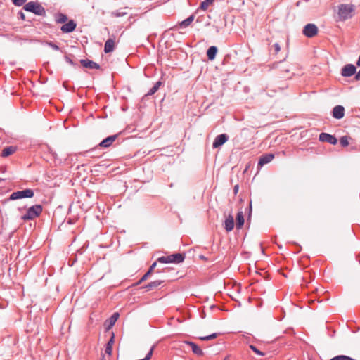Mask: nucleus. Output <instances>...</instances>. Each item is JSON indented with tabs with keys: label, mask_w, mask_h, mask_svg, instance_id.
Listing matches in <instances>:
<instances>
[{
	"label": "nucleus",
	"mask_w": 360,
	"mask_h": 360,
	"mask_svg": "<svg viewBox=\"0 0 360 360\" xmlns=\"http://www.w3.org/2000/svg\"><path fill=\"white\" fill-rule=\"evenodd\" d=\"M43 212V207L41 205H34L26 210V212L20 217L24 221L34 220L39 217Z\"/></svg>",
	"instance_id": "f257e3e1"
},
{
	"label": "nucleus",
	"mask_w": 360,
	"mask_h": 360,
	"mask_svg": "<svg viewBox=\"0 0 360 360\" xmlns=\"http://www.w3.org/2000/svg\"><path fill=\"white\" fill-rule=\"evenodd\" d=\"M354 6L350 4H341L338 8V16L341 20L351 18L354 11Z\"/></svg>",
	"instance_id": "f03ea898"
},
{
	"label": "nucleus",
	"mask_w": 360,
	"mask_h": 360,
	"mask_svg": "<svg viewBox=\"0 0 360 360\" xmlns=\"http://www.w3.org/2000/svg\"><path fill=\"white\" fill-rule=\"evenodd\" d=\"M23 8L26 11L32 12L38 15H44L46 13L44 8L39 4L34 1L27 3Z\"/></svg>",
	"instance_id": "7ed1b4c3"
},
{
	"label": "nucleus",
	"mask_w": 360,
	"mask_h": 360,
	"mask_svg": "<svg viewBox=\"0 0 360 360\" xmlns=\"http://www.w3.org/2000/svg\"><path fill=\"white\" fill-rule=\"evenodd\" d=\"M34 191L31 188H26L22 191H18L13 192L9 198L8 200H15L22 198H31L34 196Z\"/></svg>",
	"instance_id": "20e7f679"
},
{
	"label": "nucleus",
	"mask_w": 360,
	"mask_h": 360,
	"mask_svg": "<svg viewBox=\"0 0 360 360\" xmlns=\"http://www.w3.org/2000/svg\"><path fill=\"white\" fill-rule=\"evenodd\" d=\"M302 32L306 37L311 38L317 34L318 27L315 24L309 23L304 27Z\"/></svg>",
	"instance_id": "39448f33"
},
{
	"label": "nucleus",
	"mask_w": 360,
	"mask_h": 360,
	"mask_svg": "<svg viewBox=\"0 0 360 360\" xmlns=\"http://www.w3.org/2000/svg\"><path fill=\"white\" fill-rule=\"evenodd\" d=\"M229 139V136L226 134H221L216 136L214 139L212 148H217L224 145Z\"/></svg>",
	"instance_id": "423d86ee"
},
{
	"label": "nucleus",
	"mask_w": 360,
	"mask_h": 360,
	"mask_svg": "<svg viewBox=\"0 0 360 360\" xmlns=\"http://www.w3.org/2000/svg\"><path fill=\"white\" fill-rule=\"evenodd\" d=\"M356 68L353 64L345 65L341 70V75L343 77H351L356 73Z\"/></svg>",
	"instance_id": "0eeeda50"
},
{
	"label": "nucleus",
	"mask_w": 360,
	"mask_h": 360,
	"mask_svg": "<svg viewBox=\"0 0 360 360\" xmlns=\"http://www.w3.org/2000/svg\"><path fill=\"white\" fill-rule=\"evenodd\" d=\"M319 141L327 142L332 145H335L338 143V139L335 136L325 132H322L319 134Z\"/></svg>",
	"instance_id": "6e6552de"
},
{
	"label": "nucleus",
	"mask_w": 360,
	"mask_h": 360,
	"mask_svg": "<svg viewBox=\"0 0 360 360\" xmlns=\"http://www.w3.org/2000/svg\"><path fill=\"white\" fill-rule=\"evenodd\" d=\"M112 347V334L106 344L105 354L102 355L101 360H110Z\"/></svg>",
	"instance_id": "1a4fd4ad"
},
{
	"label": "nucleus",
	"mask_w": 360,
	"mask_h": 360,
	"mask_svg": "<svg viewBox=\"0 0 360 360\" xmlns=\"http://www.w3.org/2000/svg\"><path fill=\"white\" fill-rule=\"evenodd\" d=\"M77 27V24L73 20H69L67 23L63 25L60 27V30L63 33H70L73 32Z\"/></svg>",
	"instance_id": "9d476101"
},
{
	"label": "nucleus",
	"mask_w": 360,
	"mask_h": 360,
	"mask_svg": "<svg viewBox=\"0 0 360 360\" xmlns=\"http://www.w3.org/2000/svg\"><path fill=\"white\" fill-rule=\"evenodd\" d=\"M274 158V154L273 153H266L262 155L259 158L258 162V167H262L264 165L269 163Z\"/></svg>",
	"instance_id": "9b49d317"
},
{
	"label": "nucleus",
	"mask_w": 360,
	"mask_h": 360,
	"mask_svg": "<svg viewBox=\"0 0 360 360\" xmlns=\"http://www.w3.org/2000/svg\"><path fill=\"white\" fill-rule=\"evenodd\" d=\"M345 115V108L342 105H336L333 109V117L335 119H342Z\"/></svg>",
	"instance_id": "f8f14e48"
},
{
	"label": "nucleus",
	"mask_w": 360,
	"mask_h": 360,
	"mask_svg": "<svg viewBox=\"0 0 360 360\" xmlns=\"http://www.w3.org/2000/svg\"><path fill=\"white\" fill-rule=\"evenodd\" d=\"M80 63L83 67L89 69H98L100 67L98 63L89 59H82Z\"/></svg>",
	"instance_id": "ddd939ff"
},
{
	"label": "nucleus",
	"mask_w": 360,
	"mask_h": 360,
	"mask_svg": "<svg viewBox=\"0 0 360 360\" xmlns=\"http://www.w3.org/2000/svg\"><path fill=\"white\" fill-rule=\"evenodd\" d=\"M169 257L170 259L169 263H174V264L181 263L185 259L184 255L181 254V253L172 254V255H169Z\"/></svg>",
	"instance_id": "4468645a"
},
{
	"label": "nucleus",
	"mask_w": 360,
	"mask_h": 360,
	"mask_svg": "<svg viewBox=\"0 0 360 360\" xmlns=\"http://www.w3.org/2000/svg\"><path fill=\"white\" fill-rule=\"evenodd\" d=\"M185 343L188 345H189L191 349L192 352L200 356H202L204 355V352L202 349H200L195 342H191V341H186Z\"/></svg>",
	"instance_id": "2eb2a0df"
},
{
	"label": "nucleus",
	"mask_w": 360,
	"mask_h": 360,
	"mask_svg": "<svg viewBox=\"0 0 360 360\" xmlns=\"http://www.w3.org/2000/svg\"><path fill=\"white\" fill-rule=\"evenodd\" d=\"M234 219L232 215L229 214L224 221V229L227 232H230L233 229Z\"/></svg>",
	"instance_id": "dca6fc26"
},
{
	"label": "nucleus",
	"mask_w": 360,
	"mask_h": 360,
	"mask_svg": "<svg viewBox=\"0 0 360 360\" xmlns=\"http://www.w3.org/2000/svg\"><path fill=\"white\" fill-rule=\"evenodd\" d=\"M16 150L17 148L15 146H11L6 147L2 150L1 155L4 158L8 157L14 153Z\"/></svg>",
	"instance_id": "f3484780"
},
{
	"label": "nucleus",
	"mask_w": 360,
	"mask_h": 360,
	"mask_svg": "<svg viewBox=\"0 0 360 360\" xmlns=\"http://www.w3.org/2000/svg\"><path fill=\"white\" fill-rule=\"evenodd\" d=\"M217 47L214 46H212L208 48L207 51V57L209 60H212L215 58L217 53Z\"/></svg>",
	"instance_id": "a211bd4d"
},
{
	"label": "nucleus",
	"mask_w": 360,
	"mask_h": 360,
	"mask_svg": "<svg viewBox=\"0 0 360 360\" xmlns=\"http://www.w3.org/2000/svg\"><path fill=\"white\" fill-rule=\"evenodd\" d=\"M112 145V135L108 136L97 146L101 148H108Z\"/></svg>",
	"instance_id": "6ab92c4d"
},
{
	"label": "nucleus",
	"mask_w": 360,
	"mask_h": 360,
	"mask_svg": "<svg viewBox=\"0 0 360 360\" xmlns=\"http://www.w3.org/2000/svg\"><path fill=\"white\" fill-rule=\"evenodd\" d=\"M195 16L194 15H191L189 17H188L186 19L182 20L179 23V26L181 28H186L188 27L191 22L194 20Z\"/></svg>",
	"instance_id": "aec40b11"
},
{
	"label": "nucleus",
	"mask_w": 360,
	"mask_h": 360,
	"mask_svg": "<svg viewBox=\"0 0 360 360\" xmlns=\"http://www.w3.org/2000/svg\"><path fill=\"white\" fill-rule=\"evenodd\" d=\"M236 228L238 229H241L244 224V216H243V213L242 211H240L238 212V214L236 215Z\"/></svg>",
	"instance_id": "412c9836"
},
{
	"label": "nucleus",
	"mask_w": 360,
	"mask_h": 360,
	"mask_svg": "<svg viewBox=\"0 0 360 360\" xmlns=\"http://www.w3.org/2000/svg\"><path fill=\"white\" fill-rule=\"evenodd\" d=\"M162 283V281L157 280L153 282H150L146 285L143 288H145L147 291L153 290L157 288L159 285H160Z\"/></svg>",
	"instance_id": "4be33fe9"
},
{
	"label": "nucleus",
	"mask_w": 360,
	"mask_h": 360,
	"mask_svg": "<svg viewBox=\"0 0 360 360\" xmlns=\"http://www.w3.org/2000/svg\"><path fill=\"white\" fill-rule=\"evenodd\" d=\"M162 84V83L160 81L157 82L154 84V86L148 91V93L146 94V96H148L153 95L156 91H158V90L160 89Z\"/></svg>",
	"instance_id": "5701e85b"
},
{
	"label": "nucleus",
	"mask_w": 360,
	"mask_h": 360,
	"mask_svg": "<svg viewBox=\"0 0 360 360\" xmlns=\"http://www.w3.org/2000/svg\"><path fill=\"white\" fill-rule=\"evenodd\" d=\"M104 51L105 53H110L112 51V38H109L106 41L104 46Z\"/></svg>",
	"instance_id": "b1692460"
},
{
	"label": "nucleus",
	"mask_w": 360,
	"mask_h": 360,
	"mask_svg": "<svg viewBox=\"0 0 360 360\" xmlns=\"http://www.w3.org/2000/svg\"><path fill=\"white\" fill-rule=\"evenodd\" d=\"M214 0H205L201 2L199 8L206 11L209 6L212 5Z\"/></svg>",
	"instance_id": "393cba45"
},
{
	"label": "nucleus",
	"mask_w": 360,
	"mask_h": 360,
	"mask_svg": "<svg viewBox=\"0 0 360 360\" xmlns=\"http://www.w3.org/2000/svg\"><path fill=\"white\" fill-rule=\"evenodd\" d=\"M68 20V17L63 13H58L56 16V21L57 23H65Z\"/></svg>",
	"instance_id": "a878e982"
},
{
	"label": "nucleus",
	"mask_w": 360,
	"mask_h": 360,
	"mask_svg": "<svg viewBox=\"0 0 360 360\" xmlns=\"http://www.w3.org/2000/svg\"><path fill=\"white\" fill-rule=\"evenodd\" d=\"M112 328V316L109 317L105 322V331L108 332Z\"/></svg>",
	"instance_id": "bb28decb"
},
{
	"label": "nucleus",
	"mask_w": 360,
	"mask_h": 360,
	"mask_svg": "<svg viewBox=\"0 0 360 360\" xmlns=\"http://www.w3.org/2000/svg\"><path fill=\"white\" fill-rule=\"evenodd\" d=\"M340 143L342 147H347L349 145V137L347 136H342Z\"/></svg>",
	"instance_id": "cd10ccee"
},
{
	"label": "nucleus",
	"mask_w": 360,
	"mask_h": 360,
	"mask_svg": "<svg viewBox=\"0 0 360 360\" xmlns=\"http://www.w3.org/2000/svg\"><path fill=\"white\" fill-rule=\"evenodd\" d=\"M169 257L168 256H162L159 258H158L157 262L162 264H168L169 263Z\"/></svg>",
	"instance_id": "c85d7f7f"
},
{
	"label": "nucleus",
	"mask_w": 360,
	"mask_h": 360,
	"mask_svg": "<svg viewBox=\"0 0 360 360\" xmlns=\"http://www.w3.org/2000/svg\"><path fill=\"white\" fill-rule=\"evenodd\" d=\"M217 336H218V334L216 333H214L207 335V336L200 337V339L202 340H210L214 338H216Z\"/></svg>",
	"instance_id": "c756f323"
},
{
	"label": "nucleus",
	"mask_w": 360,
	"mask_h": 360,
	"mask_svg": "<svg viewBox=\"0 0 360 360\" xmlns=\"http://www.w3.org/2000/svg\"><path fill=\"white\" fill-rule=\"evenodd\" d=\"M250 348L257 354L259 356H264V353L259 350L255 345H250Z\"/></svg>",
	"instance_id": "7c9ffc66"
},
{
	"label": "nucleus",
	"mask_w": 360,
	"mask_h": 360,
	"mask_svg": "<svg viewBox=\"0 0 360 360\" xmlns=\"http://www.w3.org/2000/svg\"><path fill=\"white\" fill-rule=\"evenodd\" d=\"M150 271H147L142 277L141 278L139 281V282L137 283V284H140L141 283L143 282L144 281H146L148 276L150 275Z\"/></svg>",
	"instance_id": "2f4dec72"
},
{
	"label": "nucleus",
	"mask_w": 360,
	"mask_h": 360,
	"mask_svg": "<svg viewBox=\"0 0 360 360\" xmlns=\"http://www.w3.org/2000/svg\"><path fill=\"white\" fill-rule=\"evenodd\" d=\"M13 3L17 6H21L25 2V0H12Z\"/></svg>",
	"instance_id": "473e14b6"
},
{
	"label": "nucleus",
	"mask_w": 360,
	"mask_h": 360,
	"mask_svg": "<svg viewBox=\"0 0 360 360\" xmlns=\"http://www.w3.org/2000/svg\"><path fill=\"white\" fill-rule=\"evenodd\" d=\"M110 165V164H107L105 162H103L102 164L99 165L100 171L104 172L103 169L109 167Z\"/></svg>",
	"instance_id": "72a5a7b5"
},
{
	"label": "nucleus",
	"mask_w": 360,
	"mask_h": 360,
	"mask_svg": "<svg viewBox=\"0 0 360 360\" xmlns=\"http://www.w3.org/2000/svg\"><path fill=\"white\" fill-rule=\"evenodd\" d=\"M65 61L69 63L70 65H72V66H75L76 64L73 62V60L70 58L68 57V56H65Z\"/></svg>",
	"instance_id": "f704fd0d"
},
{
	"label": "nucleus",
	"mask_w": 360,
	"mask_h": 360,
	"mask_svg": "<svg viewBox=\"0 0 360 360\" xmlns=\"http://www.w3.org/2000/svg\"><path fill=\"white\" fill-rule=\"evenodd\" d=\"M48 44L53 50L58 51L60 49L59 46L57 44H54L53 42H49Z\"/></svg>",
	"instance_id": "c9c22d12"
},
{
	"label": "nucleus",
	"mask_w": 360,
	"mask_h": 360,
	"mask_svg": "<svg viewBox=\"0 0 360 360\" xmlns=\"http://www.w3.org/2000/svg\"><path fill=\"white\" fill-rule=\"evenodd\" d=\"M274 50H275L276 53H278L280 51L281 47H280V45L278 43H275L274 44Z\"/></svg>",
	"instance_id": "e433bc0d"
},
{
	"label": "nucleus",
	"mask_w": 360,
	"mask_h": 360,
	"mask_svg": "<svg viewBox=\"0 0 360 360\" xmlns=\"http://www.w3.org/2000/svg\"><path fill=\"white\" fill-rule=\"evenodd\" d=\"M157 262H158L156 261L154 263H153L152 265L150 266L149 269L148 270V271H150V274H152V272L153 271L155 267L157 265Z\"/></svg>",
	"instance_id": "4c0bfd02"
},
{
	"label": "nucleus",
	"mask_w": 360,
	"mask_h": 360,
	"mask_svg": "<svg viewBox=\"0 0 360 360\" xmlns=\"http://www.w3.org/2000/svg\"><path fill=\"white\" fill-rule=\"evenodd\" d=\"M345 355H339L332 358L330 360H344Z\"/></svg>",
	"instance_id": "58836bf2"
},
{
	"label": "nucleus",
	"mask_w": 360,
	"mask_h": 360,
	"mask_svg": "<svg viewBox=\"0 0 360 360\" xmlns=\"http://www.w3.org/2000/svg\"><path fill=\"white\" fill-rule=\"evenodd\" d=\"M120 317V314L118 312H114V324L115 323V322L117 321V319H119Z\"/></svg>",
	"instance_id": "ea45409f"
},
{
	"label": "nucleus",
	"mask_w": 360,
	"mask_h": 360,
	"mask_svg": "<svg viewBox=\"0 0 360 360\" xmlns=\"http://www.w3.org/2000/svg\"><path fill=\"white\" fill-rule=\"evenodd\" d=\"M354 79L356 81H359L360 80V70L356 73Z\"/></svg>",
	"instance_id": "a19ab883"
},
{
	"label": "nucleus",
	"mask_w": 360,
	"mask_h": 360,
	"mask_svg": "<svg viewBox=\"0 0 360 360\" xmlns=\"http://www.w3.org/2000/svg\"><path fill=\"white\" fill-rule=\"evenodd\" d=\"M238 190H239V186L237 184L233 188V193L235 195H236L238 193Z\"/></svg>",
	"instance_id": "79ce46f5"
},
{
	"label": "nucleus",
	"mask_w": 360,
	"mask_h": 360,
	"mask_svg": "<svg viewBox=\"0 0 360 360\" xmlns=\"http://www.w3.org/2000/svg\"><path fill=\"white\" fill-rule=\"evenodd\" d=\"M124 14H126V13H121V12H117L115 13H114V15H115L117 17L122 16Z\"/></svg>",
	"instance_id": "37998d69"
},
{
	"label": "nucleus",
	"mask_w": 360,
	"mask_h": 360,
	"mask_svg": "<svg viewBox=\"0 0 360 360\" xmlns=\"http://www.w3.org/2000/svg\"><path fill=\"white\" fill-rule=\"evenodd\" d=\"M344 360H355V359L352 358V357H350V356L345 355Z\"/></svg>",
	"instance_id": "c03bdc74"
},
{
	"label": "nucleus",
	"mask_w": 360,
	"mask_h": 360,
	"mask_svg": "<svg viewBox=\"0 0 360 360\" xmlns=\"http://www.w3.org/2000/svg\"><path fill=\"white\" fill-rule=\"evenodd\" d=\"M19 14H20V18H21L22 19H23V20H24V19H25V15H24V13H23L22 12H20V13H19Z\"/></svg>",
	"instance_id": "a18cd8bd"
},
{
	"label": "nucleus",
	"mask_w": 360,
	"mask_h": 360,
	"mask_svg": "<svg viewBox=\"0 0 360 360\" xmlns=\"http://www.w3.org/2000/svg\"><path fill=\"white\" fill-rule=\"evenodd\" d=\"M249 208H250V212H251L252 211V202H250Z\"/></svg>",
	"instance_id": "49530a36"
},
{
	"label": "nucleus",
	"mask_w": 360,
	"mask_h": 360,
	"mask_svg": "<svg viewBox=\"0 0 360 360\" xmlns=\"http://www.w3.org/2000/svg\"><path fill=\"white\" fill-rule=\"evenodd\" d=\"M113 139H114V141H115V139H116V136L115 135H114Z\"/></svg>",
	"instance_id": "de8ad7c7"
}]
</instances>
